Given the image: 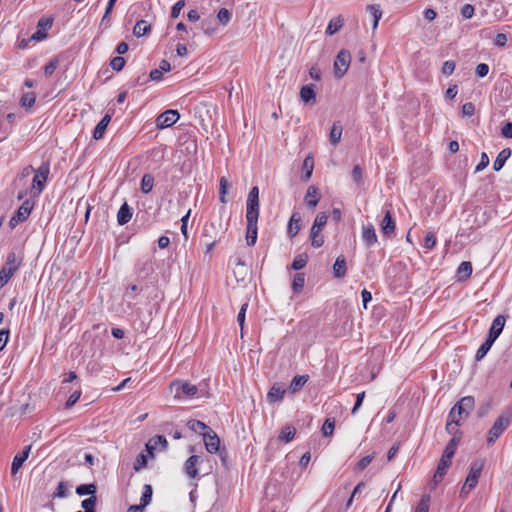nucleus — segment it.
Masks as SVG:
<instances>
[{"label": "nucleus", "instance_id": "1", "mask_svg": "<svg viewBox=\"0 0 512 512\" xmlns=\"http://www.w3.org/2000/svg\"><path fill=\"white\" fill-rule=\"evenodd\" d=\"M474 405V398L472 396H465L451 408L448 418H450V421L455 422V425H460L461 420L468 418Z\"/></svg>", "mask_w": 512, "mask_h": 512}, {"label": "nucleus", "instance_id": "2", "mask_svg": "<svg viewBox=\"0 0 512 512\" xmlns=\"http://www.w3.org/2000/svg\"><path fill=\"white\" fill-rule=\"evenodd\" d=\"M512 422V411L503 412L490 428L487 436V445H493Z\"/></svg>", "mask_w": 512, "mask_h": 512}, {"label": "nucleus", "instance_id": "3", "mask_svg": "<svg viewBox=\"0 0 512 512\" xmlns=\"http://www.w3.org/2000/svg\"><path fill=\"white\" fill-rule=\"evenodd\" d=\"M50 173L49 162H43L39 168L35 171V176L32 180V196H39L45 188V184Z\"/></svg>", "mask_w": 512, "mask_h": 512}, {"label": "nucleus", "instance_id": "4", "mask_svg": "<svg viewBox=\"0 0 512 512\" xmlns=\"http://www.w3.org/2000/svg\"><path fill=\"white\" fill-rule=\"evenodd\" d=\"M20 264L21 259H19L14 252H10L4 266L0 270V288L10 280L19 269Z\"/></svg>", "mask_w": 512, "mask_h": 512}, {"label": "nucleus", "instance_id": "5", "mask_svg": "<svg viewBox=\"0 0 512 512\" xmlns=\"http://www.w3.org/2000/svg\"><path fill=\"white\" fill-rule=\"evenodd\" d=\"M170 390L172 393H174V398L180 400L184 398L194 397L198 392V388L196 385L179 380L173 381L170 384Z\"/></svg>", "mask_w": 512, "mask_h": 512}, {"label": "nucleus", "instance_id": "6", "mask_svg": "<svg viewBox=\"0 0 512 512\" xmlns=\"http://www.w3.org/2000/svg\"><path fill=\"white\" fill-rule=\"evenodd\" d=\"M222 234L223 231L221 221H210L204 225L201 233V239L219 242L221 240Z\"/></svg>", "mask_w": 512, "mask_h": 512}, {"label": "nucleus", "instance_id": "7", "mask_svg": "<svg viewBox=\"0 0 512 512\" xmlns=\"http://www.w3.org/2000/svg\"><path fill=\"white\" fill-rule=\"evenodd\" d=\"M484 464L485 462L482 459L474 460L471 462L469 466V472L465 480L466 486H468V491L473 490L477 486L478 479L484 468Z\"/></svg>", "mask_w": 512, "mask_h": 512}, {"label": "nucleus", "instance_id": "8", "mask_svg": "<svg viewBox=\"0 0 512 512\" xmlns=\"http://www.w3.org/2000/svg\"><path fill=\"white\" fill-rule=\"evenodd\" d=\"M351 62L350 52L347 50H340L334 61V75L336 78H342L347 72Z\"/></svg>", "mask_w": 512, "mask_h": 512}, {"label": "nucleus", "instance_id": "9", "mask_svg": "<svg viewBox=\"0 0 512 512\" xmlns=\"http://www.w3.org/2000/svg\"><path fill=\"white\" fill-rule=\"evenodd\" d=\"M34 203L30 200H25L22 205L18 208L16 213L11 217L9 226L15 228L20 223L26 221L33 209Z\"/></svg>", "mask_w": 512, "mask_h": 512}, {"label": "nucleus", "instance_id": "10", "mask_svg": "<svg viewBox=\"0 0 512 512\" xmlns=\"http://www.w3.org/2000/svg\"><path fill=\"white\" fill-rule=\"evenodd\" d=\"M179 119V113L176 110H166L161 113L156 119V126L159 129H164L172 126Z\"/></svg>", "mask_w": 512, "mask_h": 512}, {"label": "nucleus", "instance_id": "11", "mask_svg": "<svg viewBox=\"0 0 512 512\" xmlns=\"http://www.w3.org/2000/svg\"><path fill=\"white\" fill-rule=\"evenodd\" d=\"M203 440L206 450L209 453L215 454L219 451L220 439L212 429H209V431L204 434Z\"/></svg>", "mask_w": 512, "mask_h": 512}, {"label": "nucleus", "instance_id": "12", "mask_svg": "<svg viewBox=\"0 0 512 512\" xmlns=\"http://www.w3.org/2000/svg\"><path fill=\"white\" fill-rule=\"evenodd\" d=\"M506 319L503 315H498L492 322V325L489 329L487 338L491 341L495 342L496 339L500 336L505 326Z\"/></svg>", "mask_w": 512, "mask_h": 512}, {"label": "nucleus", "instance_id": "13", "mask_svg": "<svg viewBox=\"0 0 512 512\" xmlns=\"http://www.w3.org/2000/svg\"><path fill=\"white\" fill-rule=\"evenodd\" d=\"M31 445H27L23 448V450L19 453H17L12 461L11 465V474L15 475L19 469L22 467L23 463L27 460L29 457L30 451H31Z\"/></svg>", "mask_w": 512, "mask_h": 512}, {"label": "nucleus", "instance_id": "14", "mask_svg": "<svg viewBox=\"0 0 512 512\" xmlns=\"http://www.w3.org/2000/svg\"><path fill=\"white\" fill-rule=\"evenodd\" d=\"M201 462V457L197 455H192L186 460L184 464V471L189 478L194 479L198 476L197 466Z\"/></svg>", "mask_w": 512, "mask_h": 512}, {"label": "nucleus", "instance_id": "15", "mask_svg": "<svg viewBox=\"0 0 512 512\" xmlns=\"http://www.w3.org/2000/svg\"><path fill=\"white\" fill-rule=\"evenodd\" d=\"M285 393L286 390L284 386L282 384L275 383L267 393V401L271 404L280 402L284 398Z\"/></svg>", "mask_w": 512, "mask_h": 512}, {"label": "nucleus", "instance_id": "16", "mask_svg": "<svg viewBox=\"0 0 512 512\" xmlns=\"http://www.w3.org/2000/svg\"><path fill=\"white\" fill-rule=\"evenodd\" d=\"M362 240L367 247H372L377 243V235L374 226L371 223L363 226Z\"/></svg>", "mask_w": 512, "mask_h": 512}, {"label": "nucleus", "instance_id": "17", "mask_svg": "<svg viewBox=\"0 0 512 512\" xmlns=\"http://www.w3.org/2000/svg\"><path fill=\"white\" fill-rule=\"evenodd\" d=\"M316 86L314 84H307L301 87L299 96L301 101L305 104L315 103L316 101Z\"/></svg>", "mask_w": 512, "mask_h": 512}, {"label": "nucleus", "instance_id": "18", "mask_svg": "<svg viewBox=\"0 0 512 512\" xmlns=\"http://www.w3.org/2000/svg\"><path fill=\"white\" fill-rule=\"evenodd\" d=\"M320 198L321 196L317 187L312 185L307 188L304 201L309 208H315Z\"/></svg>", "mask_w": 512, "mask_h": 512}, {"label": "nucleus", "instance_id": "19", "mask_svg": "<svg viewBox=\"0 0 512 512\" xmlns=\"http://www.w3.org/2000/svg\"><path fill=\"white\" fill-rule=\"evenodd\" d=\"M451 463V458H445V456L442 455L433 477L435 486L443 479L444 475L446 474V470L451 465Z\"/></svg>", "mask_w": 512, "mask_h": 512}, {"label": "nucleus", "instance_id": "20", "mask_svg": "<svg viewBox=\"0 0 512 512\" xmlns=\"http://www.w3.org/2000/svg\"><path fill=\"white\" fill-rule=\"evenodd\" d=\"M301 216L298 212H294L289 220L287 233L290 238L295 237L301 228Z\"/></svg>", "mask_w": 512, "mask_h": 512}, {"label": "nucleus", "instance_id": "21", "mask_svg": "<svg viewBox=\"0 0 512 512\" xmlns=\"http://www.w3.org/2000/svg\"><path fill=\"white\" fill-rule=\"evenodd\" d=\"M381 231L384 235L390 236L395 231V222L389 210L386 211L385 216L381 222Z\"/></svg>", "mask_w": 512, "mask_h": 512}, {"label": "nucleus", "instance_id": "22", "mask_svg": "<svg viewBox=\"0 0 512 512\" xmlns=\"http://www.w3.org/2000/svg\"><path fill=\"white\" fill-rule=\"evenodd\" d=\"M111 121V116L109 114H106L100 122L96 125L94 131H93V138L95 140H100L103 138L106 128L108 124Z\"/></svg>", "mask_w": 512, "mask_h": 512}, {"label": "nucleus", "instance_id": "23", "mask_svg": "<svg viewBox=\"0 0 512 512\" xmlns=\"http://www.w3.org/2000/svg\"><path fill=\"white\" fill-rule=\"evenodd\" d=\"M132 218V208L125 202L117 213V222L119 225L127 224Z\"/></svg>", "mask_w": 512, "mask_h": 512}, {"label": "nucleus", "instance_id": "24", "mask_svg": "<svg viewBox=\"0 0 512 512\" xmlns=\"http://www.w3.org/2000/svg\"><path fill=\"white\" fill-rule=\"evenodd\" d=\"M259 200H247L246 220L258 221Z\"/></svg>", "mask_w": 512, "mask_h": 512}, {"label": "nucleus", "instance_id": "25", "mask_svg": "<svg viewBox=\"0 0 512 512\" xmlns=\"http://www.w3.org/2000/svg\"><path fill=\"white\" fill-rule=\"evenodd\" d=\"M347 267L344 256H338L333 265V274L336 278H343L346 275Z\"/></svg>", "mask_w": 512, "mask_h": 512}, {"label": "nucleus", "instance_id": "26", "mask_svg": "<svg viewBox=\"0 0 512 512\" xmlns=\"http://www.w3.org/2000/svg\"><path fill=\"white\" fill-rule=\"evenodd\" d=\"M257 240V221L247 220V234L246 241L247 245H255Z\"/></svg>", "mask_w": 512, "mask_h": 512}, {"label": "nucleus", "instance_id": "27", "mask_svg": "<svg viewBox=\"0 0 512 512\" xmlns=\"http://www.w3.org/2000/svg\"><path fill=\"white\" fill-rule=\"evenodd\" d=\"M511 156V149L510 148H505L503 150H501L497 157H496V160L494 161L493 163V169L495 171H500L503 166L505 165V162L507 161V159Z\"/></svg>", "mask_w": 512, "mask_h": 512}, {"label": "nucleus", "instance_id": "28", "mask_svg": "<svg viewBox=\"0 0 512 512\" xmlns=\"http://www.w3.org/2000/svg\"><path fill=\"white\" fill-rule=\"evenodd\" d=\"M342 131L343 128L341 123L339 121L334 122L329 135L331 145L336 146L340 142Z\"/></svg>", "mask_w": 512, "mask_h": 512}, {"label": "nucleus", "instance_id": "29", "mask_svg": "<svg viewBox=\"0 0 512 512\" xmlns=\"http://www.w3.org/2000/svg\"><path fill=\"white\" fill-rule=\"evenodd\" d=\"M187 426L190 430H192L193 432L195 433H199L201 434L202 436H204V434L206 432L209 431V429H211L208 425H206L204 422L200 421V420H196V419H192V420H189L187 422Z\"/></svg>", "mask_w": 512, "mask_h": 512}, {"label": "nucleus", "instance_id": "30", "mask_svg": "<svg viewBox=\"0 0 512 512\" xmlns=\"http://www.w3.org/2000/svg\"><path fill=\"white\" fill-rule=\"evenodd\" d=\"M167 446V439L162 435H157L154 438H152L150 442L147 444V450L151 453V451L153 449H156L157 447H160L161 449L165 450Z\"/></svg>", "mask_w": 512, "mask_h": 512}, {"label": "nucleus", "instance_id": "31", "mask_svg": "<svg viewBox=\"0 0 512 512\" xmlns=\"http://www.w3.org/2000/svg\"><path fill=\"white\" fill-rule=\"evenodd\" d=\"M308 381V375H296L293 377L289 390L292 393L299 391Z\"/></svg>", "mask_w": 512, "mask_h": 512}, {"label": "nucleus", "instance_id": "32", "mask_svg": "<svg viewBox=\"0 0 512 512\" xmlns=\"http://www.w3.org/2000/svg\"><path fill=\"white\" fill-rule=\"evenodd\" d=\"M472 274V264L468 261H463L457 269V276L460 280L467 279Z\"/></svg>", "mask_w": 512, "mask_h": 512}, {"label": "nucleus", "instance_id": "33", "mask_svg": "<svg viewBox=\"0 0 512 512\" xmlns=\"http://www.w3.org/2000/svg\"><path fill=\"white\" fill-rule=\"evenodd\" d=\"M311 245L314 248H319L324 244V236L321 234V230L312 228L310 230Z\"/></svg>", "mask_w": 512, "mask_h": 512}, {"label": "nucleus", "instance_id": "34", "mask_svg": "<svg viewBox=\"0 0 512 512\" xmlns=\"http://www.w3.org/2000/svg\"><path fill=\"white\" fill-rule=\"evenodd\" d=\"M459 441H460V437H453L446 445L442 455L445 456V458L452 459L453 456L455 455Z\"/></svg>", "mask_w": 512, "mask_h": 512}, {"label": "nucleus", "instance_id": "35", "mask_svg": "<svg viewBox=\"0 0 512 512\" xmlns=\"http://www.w3.org/2000/svg\"><path fill=\"white\" fill-rule=\"evenodd\" d=\"M151 29V26L145 20H139L136 22L133 28V34L136 37H142L147 34Z\"/></svg>", "mask_w": 512, "mask_h": 512}, {"label": "nucleus", "instance_id": "36", "mask_svg": "<svg viewBox=\"0 0 512 512\" xmlns=\"http://www.w3.org/2000/svg\"><path fill=\"white\" fill-rule=\"evenodd\" d=\"M493 344H494L493 341H491L490 339L486 338V340L478 348V350H477V352L475 354V360L476 361H481L486 356L488 351L491 349Z\"/></svg>", "mask_w": 512, "mask_h": 512}, {"label": "nucleus", "instance_id": "37", "mask_svg": "<svg viewBox=\"0 0 512 512\" xmlns=\"http://www.w3.org/2000/svg\"><path fill=\"white\" fill-rule=\"evenodd\" d=\"M295 434L296 429L294 427L286 426L281 430L278 438L281 442L288 443L293 440Z\"/></svg>", "mask_w": 512, "mask_h": 512}, {"label": "nucleus", "instance_id": "38", "mask_svg": "<svg viewBox=\"0 0 512 512\" xmlns=\"http://www.w3.org/2000/svg\"><path fill=\"white\" fill-rule=\"evenodd\" d=\"M367 10L373 17V30H375L378 27L379 20L382 17V11L380 10V6L376 4L369 5L367 7Z\"/></svg>", "mask_w": 512, "mask_h": 512}, {"label": "nucleus", "instance_id": "39", "mask_svg": "<svg viewBox=\"0 0 512 512\" xmlns=\"http://www.w3.org/2000/svg\"><path fill=\"white\" fill-rule=\"evenodd\" d=\"M154 186V177L151 174H144L141 179V191L145 194L151 192Z\"/></svg>", "mask_w": 512, "mask_h": 512}, {"label": "nucleus", "instance_id": "40", "mask_svg": "<svg viewBox=\"0 0 512 512\" xmlns=\"http://www.w3.org/2000/svg\"><path fill=\"white\" fill-rule=\"evenodd\" d=\"M304 285H305V274L304 273H296L294 275V278L292 281L293 292L299 293L300 291H302Z\"/></svg>", "mask_w": 512, "mask_h": 512}, {"label": "nucleus", "instance_id": "41", "mask_svg": "<svg viewBox=\"0 0 512 512\" xmlns=\"http://www.w3.org/2000/svg\"><path fill=\"white\" fill-rule=\"evenodd\" d=\"M97 487L95 484H82L76 488V493L79 496L90 495L95 496Z\"/></svg>", "mask_w": 512, "mask_h": 512}, {"label": "nucleus", "instance_id": "42", "mask_svg": "<svg viewBox=\"0 0 512 512\" xmlns=\"http://www.w3.org/2000/svg\"><path fill=\"white\" fill-rule=\"evenodd\" d=\"M307 261H308V255L306 253H302V254H298L292 264H291V269L293 270H301L302 268H304L307 264Z\"/></svg>", "mask_w": 512, "mask_h": 512}, {"label": "nucleus", "instance_id": "43", "mask_svg": "<svg viewBox=\"0 0 512 512\" xmlns=\"http://www.w3.org/2000/svg\"><path fill=\"white\" fill-rule=\"evenodd\" d=\"M343 26V20L341 18H334L330 20L327 28H326V34L328 35H334L337 33Z\"/></svg>", "mask_w": 512, "mask_h": 512}, {"label": "nucleus", "instance_id": "44", "mask_svg": "<svg viewBox=\"0 0 512 512\" xmlns=\"http://www.w3.org/2000/svg\"><path fill=\"white\" fill-rule=\"evenodd\" d=\"M152 499V487L148 484L144 485V490L142 492L141 498H140V507L144 508L146 507Z\"/></svg>", "mask_w": 512, "mask_h": 512}, {"label": "nucleus", "instance_id": "45", "mask_svg": "<svg viewBox=\"0 0 512 512\" xmlns=\"http://www.w3.org/2000/svg\"><path fill=\"white\" fill-rule=\"evenodd\" d=\"M314 167V161L313 158L310 156H307L303 161V170L305 171V174L303 176L304 181H308L312 175Z\"/></svg>", "mask_w": 512, "mask_h": 512}, {"label": "nucleus", "instance_id": "46", "mask_svg": "<svg viewBox=\"0 0 512 512\" xmlns=\"http://www.w3.org/2000/svg\"><path fill=\"white\" fill-rule=\"evenodd\" d=\"M229 186H230V184H229L228 180L225 177H221L220 185H219V200L223 204L227 203L226 194H227Z\"/></svg>", "mask_w": 512, "mask_h": 512}, {"label": "nucleus", "instance_id": "47", "mask_svg": "<svg viewBox=\"0 0 512 512\" xmlns=\"http://www.w3.org/2000/svg\"><path fill=\"white\" fill-rule=\"evenodd\" d=\"M430 507V496L425 494L420 499L414 512H429Z\"/></svg>", "mask_w": 512, "mask_h": 512}, {"label": "nucleus", "instance_id": "48", "mask_svg": "<svg viewBox=\"0 0 512 512\" xmlns=\"http://www.w3.org/2000/svg\"><path fill=\"white\" fill-rule=\"evenodd\" d=\"M328 220V216L326 213L321 212L316 215V218L314 220V223L312 225V228H316L322 231V229L325 227Z\"/></svg>", "mask_w": 512, "mask_h": 512}, {"label": "nucleus", "instance_id": "49", "mask_svg": "<svg viewBox=\"0 0 512 512\" xmlns=\"http://www.w3.org/2000/svg\"><path fill=\"white\" fill-rule=\"evenodd\" d=\"M36 100V96L34 93H25L22 95L20 99L21 106L24 108H31Z\"/></svg>", "mask_w": 512, "mask_h": 512}, {"label": "nucleus", "instance_id": "50", "mask_svg": "<svg viewBox=\"0 0 512 512\" xmlns=\"http://www.w3.org/2000/svg\"><path fill=\"white\" fill-rule=\"evenodd\" d=\"M59 65V60L57 58H52L45 66H44V75L46 77L51 76Z\"/></svg>", "mask_w": 512, "mask_h": 512}, {"label": "nucleus", "instance_id": "51", "mask_svg": "<svg viewBox=\"0 0 512 512\" xmlns=\"http://www.w3.org/2000/svg\"><path fill=\"white\" fill-rule=\"evenodd\" d=\"M335 428V420L328 418L325 420L323 426H322V433L324 436H330L333 434Z\"/></svg>", "mask_w": 512, "mask_h": 512}, {"label": "nucleus", "instance_id": "52", "mask_svg": "<svg viewBox=\"0 0 512 512\" xmlns=\"http://www.w3.org/2000/svg\"><path fill=\"white\" fill-rule=\"evenodd\" d=\"M247 308H248V303L245 302L239 312H238V315H237V322L238 324L240 325L241 327V335L243 336V328H244V323H245V317H246V311H247Z\"/></svg>", "mask_w": 512, "mask_h": 512}, {"label": "nucleus", "instance_id": "53", "mask_svg": "<svg viewBox=\"0 0 512 512\" xmlns=\"http://www.w3.org/2000/svg\"><path fill=\"white\" fill-rule=\"evenodd\" d=\"M68 495L67 484L63 481L59 482L55 492L53 493L54 498H65Z\"/></svg>", "mask_w": 512, "mask_h": 512}, {"label": "nucleus", "instance_id": "54", "mask_svg": "<svg viewBox=\"0 0 512 512\" xmlns=\"http://www.w3.org/2000/svg\"><path fill=\"white\" fill-rule=\"evenodd\" d=\"M125 65V59L122 56H115L110 61V66L115 71H121Z\"/></svg>", "mask_w": 512, "mask_h": 512}, {"label": "nucleus", "instance_id": "55", "mask_svg": "<svg viewBox=\"0 0 512 512\" xmlns=\"http://www.w3.org/2000/svg\"><path fill=\"white\" fill-rule=\"evenodd\" d=\"M460 13L463 19H471L475 13L474 6L471 4H465L461 7Z\"/></svg>", "mask_w": 512, "mask_h": 512}, {"label": "nucleus", "instance_id": "56", "mask_svg": "<svg viewBox=\"0 0 512 512\" xmlns=\"http://www.w3.org/2000/svg\"><path fill=\"white\" fill-rule=\"evenodd\" d=\"M217 18L220 23H222L223 25H226L231 19V13L229 12L228 9L221 8L218 11Z\"/></svg>", "mask_w": 512, "mask_h": 512}, {"label": "nucleus", "instance_id": "57", "mask_svg": "<svg viewBox=\"0 0 512 512\" xmlns=\"http://www.w3.org/2000/svg\"><path fill=\"white\" fill-rule=\"evenodd\" d=\"M456 64L452 60H447L443 63L441 72L445 76H450L455 70Z\"/></svg>", "mask_w": 512, "mask_h": 512}, {"label": "nucleus", "instance_id": "58", "mask_svg": "<svg viewBox=\"0 0 512 512\" xmlns=\"http://www.w3.org/2000/svg\"><path fill=\"white\" fill-rule=\"evenodd\" d=\"M373 459H374V455H367V456L362 457L358 461V463L356 465V469L359 471L364 470L372 462Z\"/></svg>", "mask_w": 512, "mask_h": 512}, {"label": "nucleus", "instance_id": "59", "mask_svg": "<svg viewBox=\"0 0 512 512\" xmlns=\"http://www.w3.org/2000/svg\"><path fill=\"white\" fill-rule=\"evenodd\" d=\"M146 464L147 458L144 454L141 453L136 457L133 468L135 471H140L142 468L146 466Z\"/></svg>", "mask_w": 512, "mask_h": 512}, {"label": "nucleus", "instance_id": "60", "mask_svg": "<svg viewBox=\"0 0 512 512\" xmlns=\"http://www.w3.org/2000/svg\"><path fill=\"white\" fill-rule=\"evenodd\" d=\"M436 237L433 233H427L424 238V247L428 250H431L436 245Z\"/></svg>", "mask_w": 512, "mask_h": 512}, {"label": "nucleus", "instance_id": "61", "mask_svg": "<svg viewBox=\"0 0 512 512\" xmlns=\"http://www.w3.org/2000/svg\"><path fill=\"white\" fill-rule=\"evenodd\" d=\"M81 390H76L74 391L70 396L69 398L67 399L66 401V408H71L72 406H74L76 404V402L79 400L80 396H81Z\"/></svg>", "mask_w": 512, "mask_h": 512}, {"label": "nucleus", "instance_id": "62", "mask_svg": "<svg viewBox=\"0 0 512 512\" xmlns=\"http://www.w3.org/2000/svg\"><path fill=\"white\" fill-rule=\"evenodd\" d=\"M96 501V496H90L82 501L81 506L84 510H92L95 509Z\"/></svg>", "mask_w": 512, "mask_h": 512}, {"label": "nucleus", "instance_id": "63", "mask_svg": "<svg viewBox=\"0 0 512 512\" xmlns=\"http://www.w3.org/2000/svg\"><path fill=\"white\" fill-rule=\"evenodd\" d=\"M185 6V1L184 0H179L177 1L172 9H171V17L172 18H178L179 15H180V12L181 10L183 9V7Z\"/></svg>", "mask_w": 512, "mask_h": 512}, {"label": "nucleus", "instance_id": "64", "mask_svg": "<svg viewBox=\"0 0 512 512\" xmlns=\"http://www.w3.org/2000/svg\"><path fill=\"white\" fill-rule=\"evenodd\" d=\"M501 135L504 138H512V122H506L502 129H501Z\"/></svg>", "mask_w": 512, "mask_h": 512}]
</instances>
